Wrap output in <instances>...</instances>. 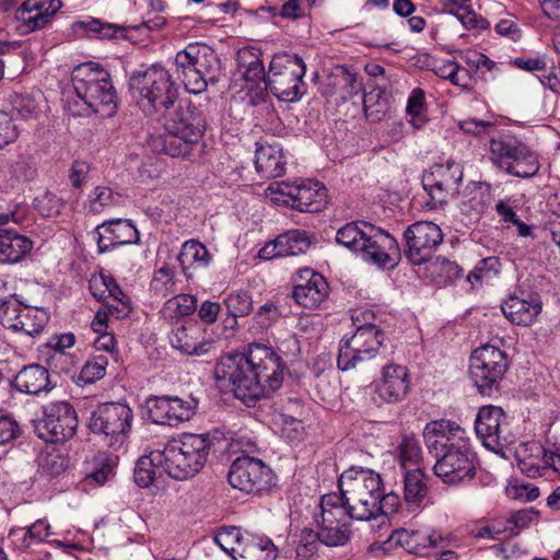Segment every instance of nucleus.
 Returning <instances> with one entry per match:
<instances>
[{"label": "nucleus", "instance_id": "4468645a", "mask_svg": "<svg viewBox=\"0 0 560 560\" xmlns=\"http://www.w3.org/2000/svg\"><path fill=\"white\" fill-rule=\"evenodd\" d=\"M90 291L95 299L105 303V307L95 313L91 323L92 330L97 335L107 332L109 315L121 318L131 311L130 299L116 280L105 271L91 277Z\"/></svg>", "mask_w": 560, "mask_h": 560}, {"label": "nucleus", "instance_id": "2eb2a0df", "mask_svg": "<svg viewBox=\"0 0 560 560\" xmlns=\"http://www.w3.org/2000/svg\"><path fill=\"white\" fill-rule=\"evenodd\" d=\"M133 411L127 404L106 402L100 405L89 419V428L104 438L114 448L121 447L129 439Z\"/></svg>", "mask_w": 560, "mask_h": 560}, {"label": "nucleus", "instance_id": "a18cd8bd", "mask_svg": "<svg viewBox=\"0 0 560 560\" xmlns=\"http://www.w3.org/2000/svg\"><path fill=\"white\" fill-rule=\"evenodd\" d=\"M467 532L476 539L501 540L506 538L501 517L474 522L468 525Z\"/></svg>", "mask_w": 560, "mask_h": 560}, {"label": "nucleus", "instance_id": "412c9836", "mask_svg": "<svg viewBox=\"0 0 560 560\" xmlns=\"http://www.w3.org/2000/svg\"><path fill=\"white\" fill-rule=\"evenodd\" d=\"M0 322L7 329L34 336L46 326L48 314L43 308L25 305L15 296H10L0 301Z\"/></svg>", "mask_w": 560, "mask_h": 560}, {"label": "nucleus", "instance_id": "a211bd4d", "mask_svg": "<svg viewBox=\"0 0 560 560\" xmlns=\"http://www.w3.org/2000/svg\"><path fill=\"white\" fill-rule=\"evenodd\" d=\"M463 166L454 161L434 164L423 174L422 185L430 196L428 206L433 209L455 198L463 180Z\"/></svg>", "mask_w": 560, "mask_h": 560}, {"label": "nucleus", "instance_id": "ddd939ff", "mask_svg": "<svg viewBox=\"0 0 560 560\" xmlns=\"http://www.w3.org/2000/svg\"><path fill=\"white\" fill-rule=\"evenodd\" d=\"M490 159L500 170L516 177H533L540 168L538 154L510 136L491 139Z\"/></svg>", "mask_w": 560, "mask_h": 560}, {"label": "nucleus", "instance_id": "423d86ee", "mask_svg": "<svg viewBox=\"0 0 560 560\" xmlns=\"http://www.w3.org/2000/svg\"><path fill=\"white\" fill-rule=\"evenodd\" d=\"M342 500L350 517L358 521H371L380 512L377 500L382 495L383 480L372 469L351 467L343 471L338 481Z\"/></svg>", "mask_w": 560, "mask_h": 560}, {"label": "nucleus", "instance_id": "a878e982", "mask_svg": "<svg viewBox=\"0 0 560 560\" xmlns=\"http://www.w3.org/2000/svg\"><path fill=\"white\" fill-rule=\"evenodd\" d=\"M326 279L311 268L300 269L294 280L292 296L304 308H317L328 296Z\"/></svg>", "mask_w": 560, "mask_h": 560}, {"label": "nucleus", "instance_id": "bf43d9fd", "mask_svg": "<svg viewBox=\"0 0 560 560\" xmlns=\"http://www.w3.org/2000/svg\"><path fill=\"white\" fill-rule=\"evenodd\" d=\"M269 13L283 19H301L306 14L305 0H288L280 7H271Z\"/></svg>", "mask_w": 560, "mask_h": 560}, {"label": "nucleus", "instance_id": "58836bf2", "mask_svg": "<svg viewBox=\"0 0 560 560\" xmlns=\"http://www.w3.org/2000/svg\"><path fill=\"white\" fill-rule=\"evenodd\" d=\"M428 494L425 475L422 468H412L405 472L404 498L410 509L421 506Z\"/></svg>", "mask_w": 560, "mask_h": 560}, {"label": "nucleus", "instance_id": "3c124183", "mask_svg": "<svg viewBox=\"0 0 560 560\" xmlns=\"http://www.w3.org/2000/svg\"><path fill=\"white\" fill-rule=\"evenodd\" d=\"M154 467L160 468V464L155 460V451H152L149 456H142L137 460L133 471L135 482L141 488L152 485Z\"/></svg>", "mask_w": 560, "mask_h": 560}, {"label": "nucleus", "instance_id": "393cba45", "mask_svg": "<svg viewBox=\"0 0 560 560\" xmlns=\"http://www.w3.org/2000/svg\"><path fill=\"white\" fill-rule=\"evenodd\" d=\"M147 404L149 416L154 423L171 427L190 420L197 409V401L191 397H153Z\"/></svg>", "mask_w": 560, "mask_h": 560}, {"label": "nucleus", "instance_id": "f3484780", "mask_svg": "<svg viewBox=\"0 0 560 560\" xmlns=\"http://www.w3.org/2000/svg\"><path fill=\"white\" fill-rule=\"evenodd\" d=\"M384 341V332L378 326L361 327L350 337H343L339 345L338 369L349 371L359 363L376 357Z\"/></svg>", "mask_w": 560, "mask_h": 560}, {"label": "nucleus", "instance_id": "ea45409f", "mask_svg": "<svg viewBox=\"0 0 560 560\" xmlns=\"http://www.w3.org/2000/svg\"><path fill=\"white\" fill-rule=\"evenodd\" d=\"M78 26L84 31L88 36L98 39L126 38L129 32V28L124 25L105 22L95 18L80 21L78 22Z\"/></svg>", "mask_w": 560, "mask_h": 560}, {"label": "nucleus", "instance_id": "f8f14e48", "mask_svg": "<svg viewBox=\"0 0 560 560\" xmlns=\"http://www.w3.org/2000/svg\"><path fill=\"white\" fill-rule=\"evenodd\" d=\"M265 195L277 206L298 211L318 212L327 203V189L318 180L279 182L267 187Z\"/></svg>", "mask_w": 560, "mask_h": 560}, {"label": "nucleus", "instance_id": "72a5a7b5", "mask_svg": "<svg viewBox=\"0 0 560 560\" xmlns=\"http://www.w3.org/2000/svg\"><path fill=\"white\" fill-rule=\"evenodd\" d=\"M116 458L105 453L94 456L81 485L84 491L102 487L115 475Z\"/></svg>", "mask_w": 560, "mask_h": 560}, {"label": "nucleus", "instance_id": "4be33fe9", "mask_svg": "<svg viewBox=\"0 0 560 560\" xmlns=\"http://www.w3.org/2000/svg\"><path fill=\"white\" fill-rule=\"evenodd\" d=\"M404 236L407 258L413 265L429 262L444 237L441 228L431 221H418L409 225Z\"/></svg>", "mask_w": 560, "mask_h": 560}, {"label": "nucleus", "instance_id": "aec40b11", "mask_svg": "<svg viewBox=\"0 0 560 560\" xmlns=\"http://www.w3.org/2000/svg\"><path fill=\"white\" fill-rule=\"evenodd\" d=\"M78 428L77 412L66 401L47 405L44 416L35 425L39 439L49 443H59L69 440L75 434Z\"/></svg>", "mask_w": 560, "mask_h": 560}, {"label": "nucleus", "instance_id": "9d476101", "mask_svg": "<svg viewBox=\"0 0 560 560\" xmlns=\"http://www.w3.org/2000/svg\"><path fill=\"white\" fill-rule=\"evenodd\" d=\"M509 366V357L500 346L485 343L471 352L468 375L481 395L490 396L499 389Z\"/></svg>", "mask_w": 560, "mask_h": 560}, {"label": "nucleus", "instance_id": "20e7f679", "mask_svg": "<svg viewBox=\"0 0 560 560\" xmlns=\"http://www.w3.org/2000/svg\"><path fill=\"white\" fill-rule=\"evenodd\" d=\"M164 127L167 135H152L148 140L149 147L156 153L187 158L203 137L207 121L202 110L187 103L166 118Z\"/></svg>", "mask_w": 560, "mask_h": 560}, {"label": "nucleus", "instance_id": "cd10ccee", "mask_svg": "<svg viewBox=\"0 0 560 560\" xmlns=\"http://www.w3.org/2000/svg\"><path fill=\"white\" fill-rule=\"evenodd\" d=\"M171 346L186 355L201 357L210 352L213 342L197 323L176 326L168 335Z\"/></svg>", "mask_w": 560, "mask_h": 560}, {"label": "nucleus", "instance_id": "13d9d810", "mask_svg": "<svg viewBox=\"0 0 560 560\" xmlns=\"http://www.w3.org/2000/svg\"><path fill=\"white\" fill-rule=\"evenodd\" d=\"M117 202V196L109 187L98 186L89 196V209L100 213Z\"/></svg>", "mask_w": 560, "mask_h": 560}, {"label": "nucleus", "instance_id": "7ed1b4c3", "mask_svg": "<svg viewBox=\"0 0 560 560\" xmlns=\"http://www.w3.org/2000/svg\"><path fill=\"white\" fill-rule=\"evenodd\" d=\"M336 241L380 269H394L400 260L397 241L388 232L365 221L340 228Z\"/></svg>", "mask_w": 560, "mask_h": 560}, {"label": "nucleus", "instance_id": "de8ad7c7", "mask_svg": "<svg viewBox=\"0 0 560 560\" xmlns=\"http://www.w3.org/2000/svg\"><path fill=\"white\" fill-rule=\"evenodd\" d=\"M280 250L283 257L304 254L311 246V240L305 231L291 230L281 235Z\"/></svg>", "mask_w": 560, "mask_h": 560}, {"label": "nucleus", "instance_id": "b1692460", "mask_svg": "<svg viewBox=\"0 0 560 560\" xmlns=\"http://www.w3.org/2000/svg\"><path fill=\"white\" fill-rule=\"evenodd\" d=\"M508 425L503 409L489 405L479 409L475 421V431L482 444L494 451L510 442Z\"/></svg>", "mask_w": 560, "mask_h": 560}, {"label": "nucleus", "instance_id": "09e8293b", "mask_svg": "<svg viewBox=\"0 0 560 560\" xmlns=\"http://www.w3.org/2000/svg\"><path fill=\"white\" fill-rule=\"evenodd\" d=\"M422 451L417 439L412 436L405 438L398 446V462L401 468L407 470L421 468Z\"/></svg>", "mask_w": 560, "mask_h": 560}, {"label": "nucleus", "instance_id": "c85d7f7f", "mask_svg": "<svg viewBox=\"0 0 560 560\" xmlns=\"http://www.w3.org/2000/svg\"><path fill=\"white\" fill-rule=\"evenodd\" d=\"M100 253L112 250L117 246L136 244L140 240L137 228L130 220L114 219L105 221L95 229Z\"/></svg>", "mask_w": 560, "mask_h": 560}, {"label": "nucleus", "instance_id": "603ef678", "mask_svg": "<svg viewBox=\"0 0 560 560\" xmlns=\"http://www.w3.org/2000/svg\"><path fill=\"white\" fill-rule=\"evenodd\" d=\"M377 505L380 506V512L372 520L378 528L387 530L389 526L388 514L397 512L400 506V498L394 492L387 494L382 492L381 498L377 500Z\"/></svg>", "mask_w": 560, "mask_h": 560}, {"label": "nucleus", "instance_id": "338daca9", "mask_svg": "<svg viewBox=\"0 0 560 560\" xmlns=\"http://www.w3.org/2000/svg\"><path fill=\"white\" fill-rule=\"evenodd\" d=\"M506 493L513 500L530 502L539 497V489L533 483H514L506 488Z\"/></svg>", "mask_w": 560, "mask_h": 560}, {"label": "nucleus", "instance_id": "e433bc0d", "mask_svg": "<svg viewBox=\"0 0 560 560\" xmlns=\"http://www.w3.org/2000/svg\"><path fill=\"white\" fill-rule=\"evenodd\" d=\"M277 548L266 536L246 533V541L236 560H276Z\"/></svg>", "mask_w": 560, "mask_h": 560}, {"label": "nucleus", "instance_id": "680f3d73", "mask_svg": "<svg viewBox=\"0 0 560 560\" xmlns=\"http://www.w3.org/2000/svg\"><path fill=\"white\" fill-rule=\"evenodd\" d=\"M363 108L365 112V116L370 120L377 121L385 116L387 112V103L386 101L380 100V92H377L376 94L371 92L364 94Z\"/></svg>", "mask_w": 560, "mask_h": 560}, {"label": "nucleus", "instance_id": "4d7b16f0", "mask_svg": "<svg viewBox=\"0 0 560 560\" xmlns=\"http://www.w3.org/2000/svg\"><path fill=\"white\" fill-rule=\"evenodd\" d=\"M108 359L104 355H95L82 366L79 378L83 383H94L101 380L106 372Z\"/></svg>", "mask_w": 560, "mask_h": 560}, {"label": "nucleus", "instance_id": "c03bdc74", "mask_svg": "<svg viewBox=\"0 0 560 560\" xmlns=\"http://www.w3.org/2000/svg\"><path fill=\"white\" fill-rule=\"evenodd\" d=\"M196 304L197 300L194 295L177 294L164 303L161 315L164 319L172 322L192 314L196 310Z\"/></svg>", "mask_w": 560, "mask_h": 560}, {"label": "nucleus", "instance_id": "79ce46f5", "mask_svg": "<svg viewBox=\"0 0 560 560\" xmlns=\"http://www.w3.org/2000/svg\"><path fill=\"white\" fill-rule=\"evenodd\" d=\"M330 86L336 98L345 102L361 91L362 82L355 73L341 68L331 77Z\"/></svg>", "mask_w": 560, "mask_h": 560}, {"label": "nucleus", "instance_id": "0e129e2a", "mask_svg": "<svg viewBox=\"0 0 560 560\" xmlns=\"http://www.w3.org/2000/svg\"><path fill=\"white\" fill-rule=\"evenodd\" d=\"M50 536V525L46 520H37L25 532L23 545L30 547L32 544L44 541Z\"/></svg>", "mask_w": 560, "mask_h": 560}, {"label": "nucleus", "instance_id": "69168bd1", "mask_svg": "<svg viewBox=\"0 0 560 560\" xmlns=\"http://www.w3.org/2000/svg\"><path fill=\"white\" fill-rule=\"evenodd\" d=\"M462 25L468 30L476 33H479L489 27L488 21L481 15L477 14L472 11L469 5L463 10L460 14L456 18Z\"/></svg>", "mask_w": 560, "mask_h": 560}, {"label": "nucleus", "instance_id": "5701e85b", "mask_svg": "<svg viewBox=\"0 0 560 560\" xmlns=\"http://www.w3.org/2000/svg\"><path fill=\"white\" fill-rule=\"evenodd\" d=\"M62 5L61 0H22L13 19L22 34H30L48 26Z\"/></svg>", "mask_w": 560, "mask_h": 560}, {"label": "nucleus", "instance_id": "052dcab7", "mask_svg": "<svg viewBox=\"0 0 560 560\" xmlns=\"http://www.w3.org/2000/svg\"><path fill=\"white\" fill-rule=\"evenodd\" d=\"M494 31L498 35L506 37L512 42H518L523 36L517 19L511 13H506L505 16L495 23Z\"/></svg>", "mask_w": 560, "mask_h": 560}, {"label": "nucleus", "instance_id": "2f4dec72", "mask_svg": "<svg viewBox=\"0 0 560 560\" xmlns=\"http://www.w3.org/2000/svg\"><path fill=\"white\" fill-rule=\"evenodd\" d=\"M285 158L278 143H259L256 149L255 166L265 178L280 177L285 172Z\"/></svg>", "mask_w": 560, "mask_h": 560}, {"label": "nucleus", "instance_id": "e2e57ef3", "mask_svg": "<svg viewBox=\"0 0 560 560\" xmlns=\"http://www.w3.org/2000/svg\"><path fill=\"white\" fill-rule=\"evenodd\" d=\"M275 424L280 427L281 435L289 441L298 440L302 434V423L293 417L279 415L275 419Z\"/></svg>", "mask_w": 560, "mask_h": 560}, {"label": "nucleus", "instance_id": "39448f33", "mask_svg": "<svg viewBox=\"0 0 560 560\" xmlns=\"http://www.w3.org/2000/svg\"><path fill=\"white\" fill-rule=\"evenodd\" d=\"M212 439L209 433L185 432L155 450V460L171 478L187 480L195 477L207 463Z\"/></svg>", "mask_w": 560, "mask_h": 560}, {"label": "nucleus", "instance_id": "6ab92c4d", "mask_svg": "<svg viewBox=\"0 0 560 560\" xmlns=\"http://www.w3.org/2000/svg\"><path fill=\"white\" fill-rule=\"evenodd\" d=\"M228 480L235 489L258 494L275 485V475L261 459L244 455L232 462Z\"/></svg>", "mask_w": 560, "mask_h": 560}, {"label": "nucleus", "instance_id": "f03ea898", "mask_svg": "<svg viewBox=\"0 0 560 560\" xmlns=\"http://www.w3.org/2000/svg\"><path fill=\"white\" fill-rule=\"evenodd\" d=\"M423 440L436 456L444 454L435 463L433 470L444 483L458 485L470 480L476 474V454L470 439L459 423L450 419L433 420L423 429Z\"/></svg>", "mask_w": 560, "mask_h": 560}, {"label": "nucleus", "instance_id": "9b49d317", "mask_svg": "<svg viewBox=\"0 0 560 560\" xmlns=\"http://www.w3.org/2000/svg\"><path fill=\"white\" fill-rule=\"evenodd\" d=\"M306 67L303 59L296 55L280 52L270 61L266 77V85L280 101L296 102L305 93L303 78Z\"/></svg>", "mask_w": 560, "mask_h": 560}, {"label": "nucleus", "instance_id": "f704fd0d", "mask_svg": "<svg viewBox=\"0 0 560 560\" xmlns=\"http://www.w3.org/2000/svg\"><path fill=\"white\" fill-rule=\"evenodd\" d=\"M33 243L13 231L0 229V262H18L31 252Z\"/></svg>", "mask_w": 560, "mask_h": 560}, {"label": "nucleus", "instance_id": "6e6552de", "mask_svg": "<svg viewBox=\"0 0 560 560\" xmlns=\"http://www.w3.org/2000/svg\"><path fill=\"white\" fill-rule=\"evenodd\" d=\"M129 89L138 105L147 113L166 109L177 98V89L163 67L153 66L136 71L129 79Z\"/></svg>", "mask_w": 560, "mask_h": 560}, {"label": "nucleus", "instance_id": "dca6fc26", "mask_svg": "<svg viewBox=\"0 0 560 560\" xmlns=\"http://www.w3.org/2000/svg\"><path fill=\"white\" fill-rule=\"evenodd\" d=\"M351 518L337 493L322 497L319 513L315 514L316 532L322 544L330 547L342 546L349 538L348 520Z\"/></svg>", "mask_w": 560, "mask_h": 560}, {"label": "nucleus", "instance_id": "bb28decb", "mask_svg": "<svg viewBox=\"0 0 560 560\" xmlns=\"http://www.w3.org/2000/svg\"><path fill=\"white\" fill-rule=\"evenodd\" d=\"M409 384L407 368L389 363L382 368L380 377L374 381V392L381 401L395 404L407 396Z\"/></svg>", "mask_w": 560, "mask_h": 560}, {"label": "nucleus", "instance_id": "49530a36", "mask_svg": "<svg viewBox=\"0 0 560 560\" xmlns=\"http://www.w3.org/2000/svg\"><path fill=\"white\" fill-rule=\"evenodd\" d=\"M406 112L409 122L415 129L422 128L427 121L425 94L420 88L413 89L407 100Z\"/></svg>", "mask_w": 560, "mask_h": 560}, {"label": "nucleus", "instance_id": "1a4fd4ad", "mask_svg": "<svg viewBox=\"0 0 560 560\" xmlns=\"http://www.w3.org/2000/svg\"><path fill=\"white\" fill-rule=\"evenodd\" d=\"M175 65L186 91L200 94L209 82L217 81L220 60L211 47L194 43L177 52Z\"/></svg>", "mask_w": 560, "mask_h": 560}, {"label": "nucleus", "instance_id": "5fc2aeb1", "mask_svg": "<svg viewBox=\"0 0 560 560\" xmlns=\"http://www.w3.org/2000/svg\"><path fill=\"white\" fill-rule=\"evenodd\" d=\"M501 264L498 257L490 256L481 259L468 275L469 282H488L500 272Z\"/></svg>", "mask_w": 560, "mask_h": 560}, {"label": "nucleus", "instance_id": "7c9ffc66", "mask_svg": "<svg viewBox=\"0 0 560 560\" xmlns=\"http://www.w3.org/2000/svg\"><path fill=\"white\" fill-rule=\"evenodd\" d=\"M516 456L518 468L529 478L544 477L550 470L546 447L537 441L521 444Z\"/></svg>", "mask_w": 560, "mask_h": 560}, {"label": "nucleus", "instance_id": "c9c22d12", "mask_svg": "<svg viewBox=\"0 0 560 560\" xmlns=\"http://www.w3.org/2000/svg\"><path fill=\"white\" fill-rule=\"evenodd\" d=\"M14 385L22 393L36 395L48 389V371L39 364L25 366L16 374Z\"/></svg>", "mask_w": 560, "mask_h": 560}, {"label": "nucleus", "instance_id": "f257e3e1", "mask_svg": "<svg viewBox=\"0 0 560 560\" xmlns=\"http://www.w3.org/2000/svg\"><path fill=\"white\" fill-rule=\"evenodd\" d=\"M285 364L269 346L252 343L243 353L223 355L214 368L220 387L249 405L279 389Z\"/></svg>", "mask_w": 560, "mask_h": 560}, {"label": "nucleus", "instance_id": "0eeeda50", "mask_svg": "<svg viewBox=\"0 0 560 560\" xmlns=\"http://www.w3.org/2000/svg\"><path fill=\"white\" fill-rule=\"evenodd\" d=\"M75 94L94 113L110 117L117 109V95L108 72L93 63H84L72 72Z\"/></svg>", "mask_w": 560, "mask_h": 560}, {"label": "nucleus", "instance_id": "6e6d98bb", "mask_svg": "<svg viewBox=\"0 0 560 560\" xmlns=\"http://www.w3.org/2000/svg\"><path fill=\"white\" fill-rule=\"evenodd\" d=\"M319 542L316 532L310 528L302 529L295 547L296 557L300 560L312 559L317 552Z\"/></svg>", "mask_w": 560, "mask_h": 560}, {"label": "nucleus", "instance_id": "a19ab883", "mask_svg": "<svg viewBox=\"0 0 560 560\" xmlns=\"http://www.w3.org/2000/svg\"><path fill=\"white\" fill-rule=\"evenodd\" d=\"M505 537L518 535L522 530L537 525L540 522V512L534 508L522 509L501 517Z\"/></svg>", "mask_w": 560, "mask_h": 560}, {"label": "nucleus", "instance_id": "864d4df0", "mask_svg": "<svg viewBox=\"0 0 560 560\" xmlns=\"http://www.w3.org/2000/svg\"><path fill=\"white\" fill-rule=\"evenodd\" d=\"M226 310L231 316L242 317L248 315L253 310V301L248 292L234 291L224 300Z\"/></svg>", "mask_w": 560, "mask_h": 560}, {"label": "nucleus", "instance_id": "c756f323", "mask_svg": "<svg viewBox=\"0 0 560 560\" xmlns=\"http://www.w3.org/2000/svg\"><path fill=\"white\" fill-rule=\"evenodd\" d=\"M502 313L514 325L530 326L541 312V302L538 298L510 295L501 305Z\"/></svg>", "mask_w": 560, "mask_h": 560}, {"label": "nucleus", "instance_id": "37998d69", "mask_svg": "<svg viewBox=\"0 0 560 560\" xmlns=\"http://www.w3.org/2000/svg\"><path fill=\"white\" fill-rule=\"evenodd\" d=\"M213 540L225 553L236 560L240 549H243L246 541V533L244 534L240 527L235 526L222 527Z\"/></svg>", "mask_w": 560, "mask_h": 560}, {"label": "nucleus", "instance_id": "8fccbe9b", "mask_svg": "<svg viewBox=\"0 0 560 560\" xmlns=\"http://www.w3.org/2000/svg\"><path fill=\"white\" fill-rule=\"evenodd\" d=\"M151 290L161 296H165L176 290L175 269L167 264L158 268L150 283Z\"/></svg>", "mask_w": 560, "mask_h": 560}, {"label": "nucleus", "instance_id": "774afa93", "mask_svg": "<svg viewBox=\"0 0 560 560\" xmlns=\"http://www.w3.org/2000/svg\"><path fill=\"white\" fill-rule=\"evenodd\" d=\"M476 82L477 80L474 73L469 69L458 63L457 69L454 71L452 75L451 83L465 91H471L475 88Z\"/></svg>", "mask_w": 560, "mask_h": 560}, {"label": "nucleus", "instance_id": "4c0bfd02", "mask_svg": "<svg viewBox=\"0 0 560 560\" xmlns=\"http://www.w3.org/2000/svg\"><path fill=\"white\" fill-rule=\"evenodd\" d=\"M237 68L244 80L260 82L266 79L265 69L260 59V52L254 47H244L237 51Z\"/></svg>", "mask_w": 560, "mask_h": 560}, {"label": "nucleus", "instance_id": "473e14b6", "mask_svg": "<svg viewBox=\"0 0 560 560\" xmlns=\"http://www.w3.org/2000/svg\"><path fill=\"white\" fill-rule=\"evenodd\" d=\"M212 256L208 248L197 240L186 241L178 254V261L187 279L192 278L194 272L210 266Z\"/></svg>", "mask_w": 560, "mask_h": 560}]
</instances>
